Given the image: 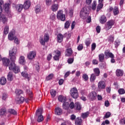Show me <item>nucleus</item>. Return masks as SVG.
<instances>
[{"mask_svg":"<svg viewBox=\"0 0 125 125\" xmlns=\"http://www.w3.org/2000/svg\"><path fill=\"white\" fill-rule=\"evenodd\" d=\"M9 56L12 62H15L16 60V56L17 55V48L16 47H14L9 51Z\"/></svg>","mask_w":125,"mask_h":125,"instance_id":"f257e3e1","label":"nucleus"},{"mask_svg":"<svg viewBox=\"0 0 125 125\" xmlns=\"http://www.w3.org/2000/svg\"><path fill=\"white\" fill-rule=\"evenodd\" d=\"M89 13V11H88V8L84 7L80 12V17L82 19H86L87 18Z\"/></svg>","mask_w":125,"mask_h":125,"instance_id":"f03ea898","label":"nucleus"},{"mask_svg":"<svg viewBox=\"0 0 125 125\" xmlns=\"http://www.w3.org/2000/svg\"><path fill=\"white\" fill-rule=\"evenodd\" d=\"M9 70H12L15 74H17V73H19V72H20V68L19 66L16 65L14 62L10 63L9 65Z\"/></svg>","mask_w":125,"mask_h":125,"instance_id":"7ed1b4c3","label":"nucleus"},{"mask_svg":"<svg viewBox=\"0 0 125 125\" xmlns=\"http://www.w3.org/2000/svg\"><path fill=\"white\" fill-rule=\"evenodd\" d=\"M57 18L59 20H61V21H65V20H66L65 14H63V12L62 10H59L57 12Z\"/></svg>","mask_w":125,"mask_h":125,"instance_id":"20e7f679","label":"nucleus"},{"mask_svg":"<svg viewBox=\"0 0 125 125\" xmlns=\"http://www.w3.org/2000/svg\"><path fill=\"white\" fill-rule=\"evenodd\" d=\"M70 94L73 98L77 99L79 97V92H78V89L76 87H73L71 89L70 91Z\"/></svg>","mask_w":125,"mask_h":125,"instance_id":"39448f33","label":"nucleus"},{"mask_svg":"<svg viewBox=\"0 0 125 125\" xmlns=\"http://www.w3.org/2000/svg\"><path fill=\"white\" fill-rule=\"evenodd\" d=\"M42 109L39 108L36 111V115L38 116V122L41 123L43 121V116L42 115Z\"/></svg>","mask_w":125,"mask_h":125,"instance_id":"423d86ee","label":"nucleus"},{"mask_svg":"<svg viewBox=\"0 0 125 125\" xmlns=\"http://www.w3.org/2000/svg\"><path fill=\"white\" fill-rule=\"evenodd\" d=\"M115 24V21L114 20H110L106 22V24L105 25L104 27L105 30L106 31H109L111 28H112V26H113V25Z\"/></svg>","mask_w":125,"mask_h":125,"instance_id":"0eeeda50","label":"nucleus"},{"mask_svg":"<svg viewBox=\"0 0 125 125\" xmlns=\"http://www.w3.org/2000/svg\"><path fill=\"white\" fill-rule=\"evenodd\" d=\"M13 7L16 9L18 12H21V11L23 10V8H24V6L21 4H18L17 5L13 4Z\"/></svg>","mask_w":125,"mask_h":125,"instance_id":"6e6552de","label":"nucleus"},{"mask_svg":"<svg viewBox=\"0 0 125 125\" xmlns=\"http://www.w3.org/2000/svg\"><path fill=\"white\" fill-rule=\"evenodd\" d=\"M48 41H49V35L45 34L44 36V40L42 38H41L40 42L42 45H44V44H45V42H47Z\"/></svg>","mask_w":125,"mask_h":125,"instance_id":"1a4fd4ad","label":"nucleus"},{"mask_svg":"<svg viewBox=\"0 0 125 125\" xmlns=\"http://www.w3.org/2000/svg\"><path fill=\"white\" fill-rule=\"evenodd\" d=\"M88 97L91 101H93V100L96 99V97H97V93L95 91H92L89 94Z\"/></svg>","mask_w":125,"mask_h":125,"instance_id":"9d476101","label":"nucleus"},{"mask_svg":"<svg viewBox=\"0 0 125 125\" xmlns=\"http://www.w3.org/2000/svg\"><path fill=\"white\" fill-rule=\"evenodd\" d=\"M54 59L56 61H58L60 59V56L61 55V52L60 51L56 50L54 52Z\"/></svg>","mask_w":125,"mask_h":125,"instance_id":"9b49d317","label":"nucleus"},{"mask_svg":"<svg viewBox=\"0 0 125 125\" xmlns=\"http://www.w3.org/2000/svg\"><path fill=\"white\" fill-rule=\"evenodd\" d=\"M106 58H115V56L111 52H110V50H107L104 52Z\"/></svg>","mask_w":125,"mask_h":125,"instance_id":"f8f14e48","label":"nucleus"},{"mask_svg":"<svg viewBox=\"0 0 125 125\" xmlns=\"http://www.w3.org/2000/svg\"><path fill=\"white\" fill-rule=\"evenodd\" d=\"M99 89H105L106 87V84L104 81H100L98 84Z\"/></svg>","mask_w":125,"mask_h":125,"instance_id":"ddd939ff","label":"nucleus"},{"mask_svg":"<svg viewBox=\"0 0 125 125\" xmlns=\"http://www.w3.org/2000/svg\"><path fill=\"white\" fill-rule=\"evenodd\" d=\"M21 76L23 78H25V79H26V80H27L28 81L31 80V75L28 74L27 71H23L21 72Z\"/></svg>","mask_w":125,"mask_h":125,"instance_id":"4468645a","label":"nucleus"},{"mask_svg":"<svg viewBox=\"0 0 125 125\" xmlns=\"http://www.w3.org/2000/svg\"><path fill=\"white\" fill-rule=\"evenodd\" d=\"M2 61L3 65H4V66H6V67H9V63L10 62V61H9V59H7V58H3L2 59Z\"/></svg>","mask_w":125,"mask_h":125,"instance_id":"2eb2a0df","label":"nucleus"},{"mask_svg":"<svg viewBox=\"0 0 125 125\" xmlns=\"http://www.w3.org/2000/svg\"><path fill=\"white\" fill-rule=\"evenodd\" d=\"M36 55L37 54L36 53V52L31 51L28 54L27 58L30 60L34 59V58L36 57Z\"/></svg>","mask_w":125,"mask_h":125,"instance_id":"dca6fc26","label":"nucleus"},{"mask_svg":"<svg viewBox=\"0 0 125 125\" xmlns=\"http://www.w3.org/2000/svg\"><path fill=\"white\" fill-rule=\"evenodd\" d=\"M23 5L24 9H28L31 6V1L29 0H27L24 1Z\"/></svg>","mask_w":125,"mask_h":125,"instance_id":"f3484780","label":"nucleus"},{"mask_svg":"<svg viewBox=\"0 0 125 125\" xmlns=\"http://www.w3.org/2000/svg\"><path fill=\"white\" fill-rule=\"evenodd\" d=\"M10 5V4H9V3H6L3 6V8L5 12H6V13H7L8 14H10V11L9 10Z\"/></svg>","mask_w":125,"mask_h":125,"instance_id":"a211bd4d","label":"nucleus"},{"mask_svg":"<svg viewBox=\"0 0 125 125\" xmlns=\"http://www.w3.org/2000/svg\"><path fill=\"white\" fill-rule=\"evenodd\" d=\"M59 7V5L58 3H56V2H54V4L51 6V10L54 12H55V11H57V10H58Z\"/></svg>","mask_w":125,"mask_h":125,"instance_id":"6ab92c4d","label":"nucleus"},{"mask_svg":"<svg viewBox=\"0 0 125 125\" xmlns=\"http://www.w3.org/2000/svg\"><path fill=\"white\" fill-rule=\"evenodd\" d=\"M24 97H21L20 96H19V97L15 99L16 103L17 104H21V103H22L23 102H24Z\"/></svg>","mask_w":125,"mask_h":125,"instance_id":"aec40b11","label":"nucleus"},{"mask_svg":"<svg viewBox=\"0 0 125 125\" xmlns=\"http://www.w3.org/2000/svg\"><path fill=\"white\" fill-rule=\"evenodd\" d=\"M26 92L27 93V94H28V95L29 96V98H27L25 100V101L26 103H28V102H29V100H31V99H32L33 98V94L32 93V91L27 90L26 91Z\"/></svg>","mask_w":125,"mask_h":125,"instance_id":"412c9836","label":"nucleus"},{"mask_svg":"<svg viewBox=\"0 0 125 125\" xmlns=\"http://www.w3.org/2000/svg\"><path fill=\"white\" fill-rule=\"evenodd\" d=\"M0 21L1 22H2L4 24H5V23H7V18L5 17V15H1L0 16Z\"/></svg>","mask_w":125,"mask_h":125,"instance_id":"4be33fe9","label":"nucleus"},{"mask_svg":"<svg viewBox=\"0 0 125 125\" xmlns=\"http://www.w3.org/2000/svg\"><path fill=\"white\" fill-rule=\"evenodd\" d=\"M62 109H61L60 107H56L55 110V114L56 115H58V116H60V115H61L62 114Z\"/></svg>","mask_w":125,"mask_h":125,"instance_id":"5701e85b","label":"nucleus"},{"mask_svg":"<svg viewBox=\"0 0 125 125\" xmlns=\"http://www.w3.org/2000/svg\"><path fill=\"white\" fill-rule=\"evenodd\" d=\"M19 62L20 64L24 65L26 63V61L25 60V57L23 56H21L19 58Z\"/></svg>","mask_w":125,"mask_h":125,"instance_id":"b1692460","label":"nucleus"},{"mask_svg":"<svg viewBox=\"0 0 125 125\" xmlns=\"http://www.w3.org/2000/svg\"><path fill=\"white\" fill-rule=\"evenodd\" d=\"M107 21V19L106 18V17L104 15L102 16L101 17V18L100 19V22L101 23V24H104L106 23V21Z\"/></svg>","mask_w":125,"mask_h":125,"instance_id":"393cba45","label":"nucleus"},{"mask_svg":"<svg viewBox=\"0 0 125 125\" xmlns=\"http://www.w3.org/2000/svg\"><path fill=\"white\" fill-rule=\"evenodd\" d=\"M73 53V50H72V49L69 48L66 50L65 51V56H71L72 55V54Z\"/></svg>","mask_w":125,"mask_h":125,"instance_id":"a878e982","label":"nucleus"},{"mask_svg":"<svg viewBox=\"0 0 125 125\" xmlns=\"http://www.w3.org/2000/svg\"><path fill=\"white\" fill-rule=\"evenodd\" d=\"M57 38L58 42H63V38H64V36H63V35L61 33L58 34Z\"/></svg>","mask_w":125,"mask_h":125,"instance_id":"bb28decb","label":"nucleus"},{"mask_svg":"<svg viewBox=\"0 0 125 125\" xmlns=\"http://www.w3.org/2000/svg\"><path fill=\"white\" fill-rule=\"evenodd\" d=\"M58 100L60 102H63L64 103V102H66V97L62 95H60L58 97Z\"/></svg>","mask_w":125,"mask_h":125,"instance_id":"cd10ccee","label":"nucleus"},{"mask_svg":"<svg viewBox=\"0 0 125 125\" xmlns=\"http://www.w3.org/2000/svg\"><path fill=\"white\" fill-rule=\"evenodd\" d=\"M6 83V78L3 77L0 79V84L1 85H4Z\"/></svg>","mask_w":125,"mask_h":125,"instance_id":"c85d7f7f","label":"nucleus"},{"mask_svg":"<svg viewBox=\"0 0 125 125\" xmlns=\"http://www.w3.org/2000/svg\"><path fill=\"white\" fill-rule=\"evenodd\" d=\"M75 109H76V110H81L82 109V105H81V103L79 102H76L75 104Z\"/></svg>","mask_w":125,"mask_h":125,"instance_id":"c756f323","label":"nucleus"},{"mask_svg":"<svg viewBox=\"0 0 125 125\" xmlns=\"http://www.w3.org/2000/svg\"><path fill=\"white\" fill-rule=\"evenodd\" d=\"M14 38H15V37H14V33H13V32H11L9 33L8 34L9 41H13V40H14Z\"/></svg>","mask_w":125,"mask_h":125,"instance_id":"7c9ffc66","label":"nucleus"},{"mask_svg":"<svg viewBox=\"0 0 125 125\" xmlns=\"http://www.w3.org/2000/svg\"><path fill=\"white\" fill-rule=\"evenodd\" d=\"M7 80L8 81H12L13 80V74L12 72H9L7 75Z\"/></svg>","mask_w":125,"mask_h":125,"instance_id":"2f4dec72","label":"nucleus"},{"mask_svg":"<svg viewBox=\"0 0 125 125\" xmlns=\"http://www.w3.org/2000/svg\"><path fill=\"white\" fill-rule=\"evenodd\" d=\"M116 76H117V77H121V76H123L124 74V71H123V70L120 69H117L116 70Z\"/></svg>","mask_w":125,"mask_h":125,"instance_id":"473e14b6","label":"nucleus"},{"mask_svg":"<svg viewBox=\"0 0 125 125\" xmlns=\"http://www.w3.org/2000/svg\"><path fill=\"white\" fill-rule=\"evenodd\" d=\"M69 107V104L68 102H64L62 104L63 109H65V110H68V108Z\"/></svg>","mask_w":125,"mask_h":125,"instance_id":"72a5a7b5","label":"nucleus"},{"mask_svg":"<svg viewBox=\"0 0 125 125\" xmlns=\"http://www.w3.org/2000/svg\"><path fill=\"white\" fill-rule=\"evenodd\" d=\"M75 124L76 125H81L82 124V119L80 117H77L75 120Z\"/></svg>","mask_w":125,"mask_h":125,"instance_id":"f704fd0d","label":"nucleus"},{"mask_svg":"<svg viewBox=\"0 0 125 125\" xmlns=\"http://www.w3.org/2000/svg\"><path fill=\"white\" fill-rule=\"evenodd\" d=\"M35 10L36 13H40L41 12V5H37L35 6Z\"/></svg>","mask_w":125,"mask_h":125,"instance_id":"c9c22d12","label":"nucleus"},{"mask_svg":"<svg viewBox=\"0 0 125 125\" xmlns=\"http://www.w3.org/2000/svg\"><path fill=\"white\" fill-rule=\"evenodd\" d=\"M113 12L114 15H118L119 14V8L118 7H115L113 9Z\"/></svg>","mask_w":125,"mask_h":125,"instance_id":"e433bc0d","label":"nucleus"},{"mask_svg":"<svg viewBox=\"0 0 125 125\" xmlns=\"http://www.w3.org/2000/svg\"><path fill=\"white\" fill-rule=\"evenodd\" d=\"M93 71L95 73V74L97 77H98V76H99V75H100V70L99 69V68H94L93 69Z\"/></svg>","mask_w":125,"mask_h":125,"instance_id":"4c0bfd02","label":"nucleus"},{"mask_svg":"<svg viewBox=\"0 0 125 125\" xmlns=\"http://www.w3.org/2000/svg\"><path fill=\"white\" fill-rule=\"evenodd\" d=\"M70 25H71V21H66L64 23L65 29H69V27H70Z\"/></svg>","mask_w":125,"mask_h":125,"instance_id":"58836bf2","label":"nucleus"},{"mask_svg":"<svg viewBox=\"0 0 125 125\" xmlns=\"http://www.w3.org/2000/svg\"><path fill=\"white\" fill-rule=\"evenodd\" d=\"M104 57H105V56L104 55V54H103V53L99 54V61L100 62H103V61L104 60Z\"/></svg>","mask_w":125,"mask_h":125,"instance_id":"ea45409f","label":"nucleus"},{"mask_svg":"<svg viewBox=\"0 0 125 125\" xmlns=\"http://www.w3.org/2000/svg\"><path fill=\"white\" fill-rule=\"evenodd\" d=\"M97 5V3H96V1L95 0L93 1L92 6L91 7V8L92 9V10H95V9H96Z\"/></svg>","mask_w":125,"mask_h":125,"instance_id":"a19ab883","label":"nucleus"},{"mask_svg":"<svg viewBox=\"0 0 125 125\" xmlns=\"http://www.w3.org/2000/svg\"><path fill=\"white\" fill-rule=\"evenodd\" d=\"M8 112L10 113V114H12V115H17V112L12 108L8 109Z\"/></svg>","mask_w":125,"mask_h":125,"instance_id":"79ce46f5","label":"nucleus"},{"mask_svg":"<svg viewBox=\"0 0 125 125\" xmlns=\"http://www.w3.org/2000/svg\"><path fill=\"white\" fill-rule=\"evenodd\" d=\"M5 113H6V109H5V108L3 107L0 110V116H3V115H5Z\"/></svg>","mask_w":125,"mask_h":125,"instance_id":"37998d69","label":"nucleus"},{"mask_svg":"<svg viewBox=\"0 0 125 125\" xmlns=\"http://www.w3.org/2000/svg\"><path fill=\"white\" fill-rule=\"evenodd\" d=\"M96 79V75L94 74H92L90 76V81L91 82H93L95 81Z\"/></svg>","mask_w":125,"mask_h":125,"instance_id":"c03bdc74","label":"nucleus"},{"mask_svg":"<svg viewBox=\"0 0 125 125\" xmlns=\"http://www.w3.org/2000/svg\"><path fill=\"white\" fill-rule=\"evenodd\" d=\"M2 6H3V0H0V15L2 12Z\"/></svg>","mask_w":125,"mask_h":125,"instance_id":"a18cd8bd","label":"nucleus"},{"mask_svg":"<svg viewBox=\"0 0 125 125\" xmlns=\"http://www.w3.org/2000/svg\"><path fill=\"white\" fill-rule=\"evenodd\" d=\"M88 115H89V113L88 112H85V113H82V117L83 119H85L86 118L88 117Z\"/></svg>","mask_w":125,"mask_h":125,"instance_id":"49530a36","label":"nucleus"},{"mask_svg":"<svg viewBox=\"0 0 125 125\" xmlns=\"http://www.w3.org/2000/svg\"><path fill=\"white\" fill-rule=\"evenodd\" d=\"M111 117V112H107L106 113L104 117V120H105V119H108V118H110Z\"/></svg>","mask_w":125,"mask_h":125,"instance_id":"de8ad7c7","label":"nucleus"},{"mask_svg":"<svg viewBox=\"0 0 125 125\" xmlns=\"http://www.w3.org/2000/svg\"><path fill=\"white\" fill-rule=\"evenodd\" d=\"M102 7H103V4L102 3H99L97 8V12H98Z\"/></svg>","mask_w":125,"mask_h":125,"instance_id":"09e8293b","label":"nucleus"},{"mask_svg":"<svg viewBox=\"0 0 125 125\" xmlns=\"http://www.w3.org/2000/svg\"><path fill=\"white\" fill-rule=\"evenodd\" d=\"M85 42L86 46H89L90 45V43H91V42H90V39L87 38L85 40Z\"/></svg>","mask_w":125,"mask_h":125,"instance_id":"8fccbe9b","label":"nucleus"},{"mask_svg":"<svg viewBox=\"0 0 125 125\" xmlns=\"http://www.w3.org/2000/svg\"><path fill=\"white\" fill-rule=\"evenodd\" d=\"M9 31V27L8 26H6L4 29V34L5 35H7Z\"/></svg>","mask_w":125,"mask_h":125,"instance_id":"3c124183","label":"nucleus"},{"mask_svg":"<svg viewBox=\"0 0 125 125\" xmlns=\"http://www.w3.org/2000/svg\"><path fill=\"white\" fill-rule=\"evenodd\" d=\"M108 42L111 43V42H114V36L110 35L108 38Z\"/></svg>","mask_w":125,"mask_h":125,"instance_id":"603ef678","label":"nucleus"},{"mask_svg":"<svg viewBox=\"0 0 125 125\" xmlns=\"http://www.w3.org/2000/svg\"><path fill=\"white\" fill-rule=\"evenodd\" d=\"M50 93H51V95L53 97H55V96L56 95V90H53V89H51L50 90Z\"/></svg>","mask_w":125,"mask_h":125,"instance_id":"864d4df0","label":"nucleus"},{"mask_svg":"<svg viewBox=\"0 0 125 125\" xmlns=\"http://www.w3.org/2000/svg\"><path fill=\"white\" fill-rule=\"evenodd\" d=\"M53 76H54L53 74H49L46 78V81H50V80H52V78H53Z\"/></svg>","mask_w":125,"mask_h":125,"instance_id":"5fc2aeb1","label":"nucleus"},{"mask_svg":"<svg viewBox=\"0 0 125 125\" xmlns=\"http://www.w3.org/2000/svg\"><path fill=\"white\" fill-rule=\"evenodd\" d=\"M15 93L17 94V95H20V94H22L23 91L20 89H16L15 91Z\"/></svg>","mask_w":125,"mask_h":125,"instance_id":"6e6d98bb","label":"nucleus"},{"mask_svg":"<svg viewBox=\"0 0 125 125\" xmlns=\"http://www.w3.org/2000/svg\"><path fill=\"white\" fill-rule=\"evenodd\" d=\"M121 43V42H120V40H116L115 41V42H114V44L115 45V47H118V46H119L120 45V44Z\"/></svg>","mask_w":125,"mask_h":125,"instance_id":"4d7b16f0","label":"nucleus"},{"mask_svg":"<svg viewBox=\"0 0 125 125\" xmlns=\"http://www.w3.org/2000/svg\"><path fill=\"white\" fill-rule=\"evenodd\" d=\"M118 93L119 94H125V90L123 88H120L118 90Z\"/></svg>","mask_w":125,"mask_h":125,"instance_id":"13d9d810","label":"nucleus"},{"mask_svg":"<svg viewBox=\"0 0 125 125\" xmlns=\"http://www.w3.org/2000/svg\"><path fill=\"white\" fill-rule=\"evenodd\" d=\"M95 48H96V43L94 42L91 45V51H94L95 50Z\"/></svg>","mask_w":125,"mask_h":125,"instance_id":"bf43d9fd","label":"nucleus"},{"mask_svg":"<svg viewBox=\"0 0 125 125\" xmlns=\"http://www.w3.org/2000/svg\"><path fill=\"white\" fill-rule=\"evenodd\" d=\"M46 5L48 6L51 5V3L52 2V0H45Z\"/></svg>","mask_w":125,"mask_h":125,"instance_id":"052dcab7","label":"nucleus"},{"mask_svg":"<svg viewBox=\"0 0 125 125\" xmlns=\"http://www.w3.org/2000/svg\"><path fill=\"white\" fill-rule=\"evenodd\" d=\"M83 44H80L77 47V49L79 51H81V50H83Z\"/></svg>","mask_w":125,"mask_h":125,"instance_id":"680f3d73","label":"nucleus"},{"mask_svg":"<svg viewBox=\"0 0 125 125\" xmlns=\"http://www.w3.org/2000/svg\"><path fill=\"white\" fill-rule=\"evenodd\" d=\"M83 78L84 79V81H87V80H88V76H87L86 74H83Z\"/></svg>","mask_w":125,"mask_h":125,"instance_id":"e2e57ef3","label":"nucleus"},{"mask_svg":"<svg viewBox=\"0 0 125 125\" xmlns=\"http://www.w3.org/2000/svg\"><path fill=\"white\" fill-rule=\"evenodd\" d=\"M120 124L121 125H125V118H123L120 120Z\"/></svg>","mask_w":125,"mask_h":125,"instance_id":"0e129e2a","label":"nucleus"},{"mask_svg":"<svg viewBox=\"0 0 125 125\" xmlns=\"http://www.w3.org/2000/svg\"><path fill=\"white\" fill-rule=\"evenodd\" d=\"M7 98V94L6 93H3L2 95V99L5 100Z\"/></svg>","mask_w":125,"mask_h":125,"instance_id":"69168bd1","label":"nucleus"},{"mask_svg":"<svg viewBox=\"0 0 125 125\" xmlns=\"http://www.w3.org/2000/svg\"><path fill=\"white\" fill-rule=\"evenodd\" d=\"M67 62H68V63H69V64H72V63H73V62H74V58L68 59Z\"/></svg>","mask_w":125,"mask_h":125,"instance_id":"338daca9","label":"nucleus"},{"mask_svg":"<svg viewBox=\"0 0 125 125\" xmlns=\"http://www.w3.org/2000/svg\"><path fill=\"white\" fill-rule=\"evenodd\" d=\"M69 107L70 109H74L75 108V104L73 102H71L69 104Z\"/></svg>","mask_w":125,"mask_h":125,"instance_id":"774afa93","label":"nucleus"}]
</instances>
